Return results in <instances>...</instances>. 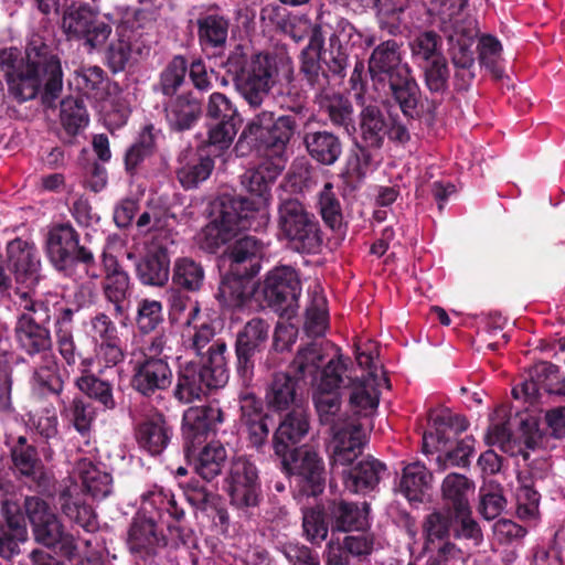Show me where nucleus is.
I'll return each mask as SVG.
<instances>
[{
    "label": "nucleus",
    "instance_id": "4468645a",
    "mask_svg": "<svg viewBox=\"0 0 565 565\" xmlns=\"http://www.w3.org/2000/svg\"><path fill=\"white\" fill-rule=\"evenodd\" d=\"M269 324L259 318L248 321L237 334L236 355L241 375L248 380L253 373V356L265 345L268 339Z\"/></svg>",
    "mask_w": 565,
    "mask_h": 565
},
{
    "label": "nucleus",
    "instance_id": "864d4df0",
    "mask_svg": "<svg viewBox=\"0 0 565 565\" xmlns=\"http://www.w3.org/2000/svg\"><path fill=\"white\" fill-rule=\"evenodd\" d=\"M76 88L88 98L99 100L104 96V72L98 66H84L75 72Z\"/></svg>",
    "mask_w": 565,
    "mask_h": 565
},
{
    "label": "nucleus",
    "instance_id": "5701e85b",
    "mask_svg": "<svg viewBox=\"0 0 565 565\" xmlns=\"http://www.w3.org/2000/svg\"><path fill=\"white\" fill-rule=\"evenodd\" d=\"M171 429L160 413L147 415L136 429V439L140 448L150 455H159L168 446Z\"/></svg>",
    "mask_w": 565,
    "mask_h": 565
},
{
    "label": "nucleus",
    "instance_id": "b1692460",
    "mask_svg": "<svg viewBox=\"0 0 565 565\" xmlns=\"http://www.w3.org/2000/svg\"><path fill=\"white\" fill-rule=\"evenodd\" d=\"M94 361L90 358L83 359L78 365L79 376L75 380L76 387L89 398L104 406L105 409H114L116 402L113 394V384L99 379L93 372Z\"/></svg>",
    "mask_w": 565,
    "mask_h": 565
},
{
    "label": "nucleus",
    "instance_id": "7ed1b4c3",
    "mask_svg": "<svg viewBox=\"0 0 565 565\" xmlns=\"http://www.w3.org/2000/svg\"><path fill=\"white\" fill-rule=\"evenodd\" d=\"M249 196L223 198L215 206L213 220L196 234V244L209 253H215L228 244L242 231H259L269 222L270 199L263 193Z\"/></svg>",
    "mask_w": 565,
    "mask_h": 565
},
{
    "label": "nucleus",
    "instance_id": "49530a36",
    "mask_svg": "<svg viewBox=\"0 0 565 565\" xmlns=\"http://www.w3.org/2000/svg\"><path fill=\"white\" fill-rule=\"evenodd\" d=\"M96 12L97 9L87 3L70 6L63 14L64 31L72 38L82 39L93 23Z\"/></svg>",
    "mask_w": 565,
    "mask_h": 565
},
{
    "label": "nucleus",
    "instance_id": "cd10ccee",
    "mask_svg": "<svg viewBox=\"0 0 565 565\" xmlns=\"http://www.w3.org/2000/svg\"><path fill=\"white\" fill-rule=\"evenodd\" d=\"M434 431H426L423 436L425 449L433 447L438 449L439 445H445L451 435H458L468 427L467 419L463 416L455 414L449 409H443L430 417Z\"/></svg>",
    "mask_w": 565,
    "mask_h": 565
},
{
    "label": "nucleus",
    "instance_id": "f3484780",
    "mask_svg": "<svg viewBox=\"0 0 565 565\" xmlns=\"http://www.w3.org/2000/svg\"><path fill=\"white\" fill-rule=\"evenodd\" d=\"M171 382L172 371L166 355L163 358H146L139 362L132 379L134 387L143 395L166 390Z\"/></svg>",
    "mask_w": 565,
    "mask_h": 565
},
{
    "label": "nucleus",
    "instance_id": "603ef678",
    "mask_svg": "<svg viewBox=\"0 0 565 565\" xmlns=\"http://www.w3.org/2000/svg\"><path fill=\"white\" fill-rule=\"evenodd\" d=\"M337 526L342 531H363L369 526V505L340 502L334 512Z\"/></svg>",
    "mask_w": 565,
    "mask_h": 565
},
{
    "label": "nucleus",
    "instance_id": "9b49d317",
    "mask_svg": "<svg viewBox=\"0 0 565 565\" xmlns=\"http://www.w3.org/2000/svg\"><path fill=\"white\" fill-rule=\"evenodd\" d=\"M282 458L284 465L291 475L298 478L302 491L307 495H318L324 489L326 468L324 461L319 452L309 446L296 448Z\"/></svg>",
    "mask_w": 565,
    "mask_h": 565
},
{
    "label": "nucleus",
    "instance_id": "ddd939ff",
    "mask_svg": "<svg viewBox=\"0 0 565 565\" xmlns=\"http://www.w3.org/2000/svg\"><path fill=\"white\" fill-rule=\"evenodd\" d=\"M8 269L18 285L31 289L41 279V260L35 246L24 239L14 238L7 245Z\"/></svg>",
    "mask_w": 565,
    "mask_h": 565
},
{
    "label": "nucleus",
    "instance_id": "412c9836",
    "mask_svg": "<svg viewBox=\"0 0 565 565\" xmlns=\"http://www.w3.org/2000/svg\"><path fill=\"white\" fill-rule=\"evenodd\" d=\"M105 281L104 294L106 299L115 306L118 315L127 309V301L131 294L129 275L121 268L113 256L104 257Z\"/></svg>",
    "mask_w": 565,
    "mask_h": 565
},
{
    "label": "nucleus",
    "instance_id": "dca6fc26",
    "mask_svg": "<svg viewBox=\"0 0 565 565\" xmlns=\"http://www.w3.org/2000/svg\"><path fill=\"white\" fill-rule=\"evenodd\" d=\"M223 422V412L217 405L194 406L183 414L182 433L186 445H200Z\"/></svg>",
    "mask_w": 565,
    "mask_h": 565
},
{
    "label": "nucleus",
    "instance_id": "a19ab883",
    "mask_svg": "<svg viewBox=\"0 0 565 565\" xmlns=\"http://www.w3.org/2000/svg\"><path fill=\"white\" fill-rule=\"evenodd\" d=\"M327 353L321 343L311 342L298 349L290 364L291 371L299 379H313L324 363Z\"/></svg>",
    "mask_w": 565,
    "mask_h": 565
},
{
    "label": "nucleus",
    "instance_id": "052dcab7",
    "mask_svg": "<svg viewBox=\"0 0 565 565\" xmlns=\"http://www.w3.org/2000/svg\"><path fill=\"white\" fill-rule=\"evenodd\" d=\"M468 0H431V11L435 12L440 20L441 29L450 26V24H460V20L470 18L465 13Z\"/></svg>",
    "mask_w": 565,
    "mask_h": 565
},
{
    "label": "nucleus",
    "instance_id": "c03bdc74",
    "mask_svg": "<svg viewBox=\"0 0 565 565\" xmlns=\"http://www.w3.org/2000/svg\"><path fill=\"white\" fill-rule=\"evenodd\" d=\"M309 297L310 303L306 311L305 329L309 335L320 337L324 334L328 326V311L327 300L317 282H313Z\"/></svg>",
    "mask_w": 565,
    "mask_h": 565
},
{
    "label": "nucleus",
    "instance_id": "5fc2aeb1",
    "mask_svg": "<svg viewBox=\"0 0 565 565\" xmlns=\"http://www.w3.org/2000/svg\"><path fill=\"white\" fill-rule=\"evenodd\" d=\"M455 514L450 509L445 512L429 514L424 523V532L427 540V550L433 551L436 541L446 539L450 531L454 532Z\"/></svg>",
    "mask_w": 565,
    "mask_h": 565
},
{
    "label": "nucleus",
    "instance_id": "f704fd0d",
    "mask_svg": "<svg viewBox=\"0 0 565 565\" xmlns=\"http://www.w3.org/2000/svg\"><path fill=\"white\" fill-rule=\"evenodd\" d=\"M350 380L342 355L337 354L328 360L311 380L313 393H340L339 390L348 385Z\"/></svg>",
    "mask_w": 565,
    "mask_h": 565
},
{
    "label": "nucleus",
    "instance_id": "4d7b16f0",
    "mask_svg": "<svg viewBox=\"0 0 565 565\" xmlns=\"http://www.w3.org/2000/svg\"><path fill=\"white\" fill-rule=\"evenodd\" d=\"M557 372V367L548 362H540L535 365L533 374L530 380H525L512 390V394L515 398H524L526 401H533L539 396L541 386V376L545 375L546 379L554 376Z\"/></svg>",
    "mask_w": 565,
    "mask_h": 565
},
{
    "label": "nucleus",
    "instance_id": "1a4fd4ad",
    "mask_svg": "<svg viewBox=\"0 0 565 565\" xmlns=\"http://www.w3.org/2000/svg\"><path fill=\"white\" fill-rule=\"evenodd\" d=\"M278 213L280 233L298 250L315 253L319 249L322 243L319 225L315 216L299 201L294 199L282 201Z\"/></svg>",
    "mask_w": 565,
    "mask_h": 565
},
{
    "label": "nucleus",
    "instance_id": "7c9ffc66",
    "mask_svg": "<svg viewBox=\"0 0 565 565\" xmlns=\"http://www.w3.org/2000/svg\"><path fill=\"white\" fill-rule=\"evenodd\" d=\"M253 276L234 274L228 270L221 281L218 300L230 308L243 307L254 292V284L250 281Z\"/></svg>",
    "mask_w": 565,
    "mask_h": 565
},
{
    "label": "nucleus",
    "instance_id": "79ce46f5",
    "mask_svg": "<svg viewBox=\"0 0 565 565\" xmlns=\"http://www.w3.org/2000/svg\"><path fill=\"white\" fill-rule=\"evenodd\" d=\"M134 32L127 25V20L121 21L116 28V34L107 47V60L114 72L125 68L132 55Z\"/></svg>",
    "mask_w": 565,
    "mask_h": 565
},
{
    "label": "nucleus",
    "instance_id": "f8f14e48",
    "mask_svg": "<svg viewBox=\"0 0 565 565\" xmlns=\"http://www.w3.org/2000/svg\"><path fill=\"white\" fill-rule=\"evenodd\" d=\"M449 42L451 60L457 68L456 76L461 77L465 83H469L473 73L471 67L475 64L472 45L478 34L477 21L473 18L460 20V24H450L443 29Z\"/></svg>",
    "mask_w": 565,
    "mask_h": 565
},
{
    "label": "nucleus",
    "instance_id": "c756f323",
    "mask_svg": "<svg viewBox=\"0 0 565 565\" xmlns=\"http://www.w3.org/2000/svg\"><path fill=\"white\" fill-rule=\"evenodd\" d=\"M170 258L166 247L149 248L147 255L136 265L140 281L149 286H163L169 279Z\"/></svg>",
    "mask_w": 565,
    "mask_h": 565
},
{
    "label": "nucleus",
    "instance_id": "bf43d9fd",
    "mask_svg": "<svg viewBox=\"0 0 565 565\" xmlns=\"http://www.w3.org/2000/svg\"><path fill=\"white\" fill-rule=\"evenodd\" d=\"M321 108L328 114L330 120L337 126H348L352 120V107L348 99L339 94H324L321 98Z\"/></svg>",
    "mask_w": 565,
    "mask_h": 565
},
{
    "label": "nucleus",
    "instance_id": "6e6552de",
    "mask_svg": "<svg viewBox=\"0 0 565 565\" xmlns=\"http://www.w3.org/2000/svg\"><path fill=\"white\" fill-rule=\"evenodd\" d=\"M20 316L15 326V338L20 348L28 354H47L52 347L49 323L50 306L34 299L28 291H17L14 300Z\"/></svg>",
    "mask_w": 565,
    "mask_h": 565
},
{
    "label": "nucleus",
    "instance_id": "f03ea898",
    "mask_svg": "<svg viewBox=\"0 0 565 565\" xmlns=\"http://www.w3.org/2000/svg\"><path fill=\"white\" fill-rule=\"evenodd\" d=\"M0 67L8 82L9 92L25 102L42 93L44 103H52L63 87L60 58L40 34H32L26 43L25 56L15 47L0 51Z\"/></svg>",
    "mask_w": 565,
    "mask_h": 565
},
{
    "label": "nucleus",
    "instance_id": "e2e57ef3",
    "mask_svg": "<svg viewBox=\"0 0 565 565\" xmlns=\"http://www.w3.org/2000/svg\"><path fill=\"white\" fill-rule=\"evenodd\" d=\"M44 364L38 367L33 375V383L43 390L53 393L62 391V380L58 375L57 364L53 355H43Z\"/></svg>",
    "mask_w": 565,
    "mask_h": 565
},
{
    "label": "nucleus",
    "instance_id": "a211bd4d",
    "mask_svg": "<svg viewBox=\"0 0 565 565\" xmlns=\"http://www.w3.org/2000/svg\"><path fill=\"white\" fill-rule=\"evenodd\" d=\"M81 491L79 486L74 480H66L58 495L60 508L67 519L85 531L94 532L98 527L97 518L93 509L82 501Z\"/></svg>",
    "mask_w": 565,
    "mask_h": 565
},
{
    "label": "nucleus",
    "instance_id": "2eb2a0df",
    "mask_svg": "<svg viewBox=\"0 0 565 565\" xmlns=\"http://www.w3.org/2000/svg\"><path fill=\"white\" fill-rule=\"evenodd\" d=\"M232 241L223 255L224 265L234 274L256 275L260 269L258 258L263 254V244L250 235H237Z\"/></svg>",
    "mask_w": 565,
    "mask_h": 565
},
{
    "label": "nucleus",
    "instance_id": "e433bc0d",
    "mask_svg": "<svg viewBox=\"0 0 565 565\" xmlns=\"http://www.w3.org/2000/svg\"><path fill=\"white\" fill-rule=\"evenodd\" d=\"M201 104L190 96H179L166 106V118L175 130L190 129L201 116Z\"/></svg>",
    "mask_w": 565,
    "mask_h": 565
},
{
    "label": "nucleus",
    "instance_id": "a878e982",
    "mask_svg": "<svg viewBox=\"0 0 565 565\" xmlns=\"http://www.w3.org/2000/svg\"><path fill=\"white\" fill-rule=\"evenodd\" d=\"M309 431V419L306 412L296 406L279 424L274 435L276 455L285 457L290 445L302 440Z\"/></svg>",
    "mask_w": 565,
    "mask_h": 565
},
{
    "label": "nucleus",
    "instance_id": "20e7f679",
    "mask_svg": "<svg viewBox=\"0 0 565 565\" xmlns=\"http://www.w3.org/2000/svg\"><path fill=\"white\" fill-rule=\"evenodd\" d=\"M312 398L319 423L328 427L331 435L327 445L331 469L352 465L365 443L364 424L342 409L340 393H313Z\"/></svg>",
    "mask_w": 565,
    "mask_h": 565
},
{
    "label": "nucleus",
    "instance_id": "a18cd8bd",
    "mask_svg": "<svg viewBox=\"0 0 565 565\" xmlns=\"http://www.w3.org/2000/svg\"><path fill=\"white\" fill-rule=\"evenodd\" d=\"M471 488L469 480L458 473L448 475L443 482V497L454 513H463L469 509L467 493Z\"/></svg>",
    "mask_w": 565,
    "mask_h": 565
},
{
    "label": "nucleus",
    "instance_id": "3c124183",
    "mask_svg": "<svg viewBox=\"0 0 565 565\" xmlns=\"http://www.w3.org/2000/svg\"><path fill=\"white\" fill-rule=\"evenodd\" d=\"M60 119L70 136L77 135L88 124V115L83 100L76 97L64 98L61 103Z\"/></svg>",
    "mask_w": 565,
    "mask_h": 565
},
{
    "label": "nucleus",
    "instance_id": "2f4dec72",
    "mask_svg": "<svg viewBox=\"0 0 565 565\" xmlns=\"http://www.w3.org/2000/svg\"><path fill=\"white\" fill-rule=\"evenodd\" d=\"M75 475L81 479L83 490L93 499L102 500L111 493L113 479L90 460L81 459L75 467Z\"/></svg>",
    "mask_w": 565,
    "mask_h": 565
},
{
    "label": "nucleus",
    "instance_id": "0eeeda50",
    "mask_svg": "<svg viewBox=\"0 0 565 565\" xmlns=\"http://www.w3.org/2000/svg\"><path fill=\"white\" fill-rule=\"evenodd\" d=\"M377 348L374 342L358 345L355 359L362 372L361 377L355 376L348 383L350 387L349 403L351 411L356 416L370 417L379 406L380 390L388 387V380L377 363Z\"/></svg>",
    "mask_w": 565,
    "mask_h": 565
},
{
    "label": "nucleus",
    "instance_id": "ea45409f",
    "mask_svg": "<svg viewBox=\"0 0 565 565\" xmlns=\"http://www.w3.org/2000/svg\"><path fill=\"white\" fill-rule=\"evenodd\" d=\"M199 42L203 47H224L230 22L224 17L211 13L202 15L196 21Z\"/></svg>",
    "mask_w": 565,
    "mask_h": 565
},
{
    "label": "nucleus",
    "instance_id": "680f3d73",
    "mask_svg": "<svg viewBox=\"0 0 565 565\" xmlns=\"http://www.w3.org/2000/svg\"><path fill=\"white\" fill-rule=\"evenodd\" d=\"M479 60L495 78H501L503 71L499 64L501 57V43L491 35H484L479 42Z\"/></svg>",
    "mask_w": 565,
    "mask_h": 565
},
{
    "label": "nucleus",
    "instance_id": "de8ad7c7",
    "mask_svg": "<svg viewBox=\"0 0 565 565\" xmlns=\"http://www.w3.org/2000/svg\"><path fill=\"white\" fill-rule=\"evenodd\" d=\"M141 510L145 515L152 510H156L159 515L167 512L175 520L183 515V511L178 508L173 494L162 488L153 487L141 495Z\"/></svg>",
    "mask_w": 565,
    "mask_h": 565
},
{
    "label": "nucleus",
    "instance_id": "8fccbe9b",
    "mask_svg": "<svg viewBox=\"0 0 565 565\" xmlns=\"http://www.w3.org/2000/svg\"><path fill=\"white\" fill-rule=\"evenodd\" d=\"M266 398L270 407L277 411L288 409L296 403L295 381L286 373L276 374Z\"/></svg>",
    "mask_w": 565,
    "mask_h": 565
},
{
    "label": "nucleus",
    "instance_id": "338daca9",
    "mask_svg": "<svg viewBox=\"0 0 565 565\" xmlns=\"http://www.w3.org/2000/svg\"><path fill=\"white\" fill-rule=\"evenodd\" d=\"M31 427L42 437L50 439L57 435L58 419L55 407H45L30 416Z\"/></svg>",
    "mask_w": 565,
    "mask_h": 565
},
{
    "label": "nucleus",
    "instance_id": "13d9d810",
    "mask_svg": "<svg viewBox=\"0 0 565 565\" xmlns=\"http://www.w3.org/2000/svg\"><path fill=\"white\" fill-rule=\"evenodd\" d=\"M319 206L323 221L332 230H339L342 225L341 205L331 182H327L321 190L319 194Z\"/></svg>",
    "mask_w": 565,
    "mask_h": 565
},
{
    "label": "nucleus",
    "instance_id": "c85d7f7f",
    "mask_svg": "<svg viewBox=\"0 0 565 565\" xmlns=\"http://www.w3.org/2000/svg\"><path fill=\"white\" fill-rule=\"evenodd\" d=\"M12 460L17 471L31 479L39 488L45 489L50 484L51 476L44 470L36 450L25 445L23 437L19 438V445L12 449Z\"/></svg>",
    "mask_w": 565,
    "mask_h": 565
},
{
    "label": "nucleus",
    "instance_id": "09e8293b",
    "mask_svg": "<svg viewBox=\"0 0 565 565\" xmlns=\"http://www.w3.org/2000/svg\"><path fill=\"white\" fill-rule=\"evenodd\" d=\"M204 280V269L195 260L182 257L175 260L172 273L174 285L190 290H199Z\"/></svg>",
    "mask_w": 565,
    "mask_h": 565
},
{
    "label": "nucleus",
    "instance_id": "6ab92c4d",
    "mask_svg": "<svg viewBox=\"0 0 565 565\" xmlns=\"http://www.w3.org/2000/svg\"><path fill=\"white\" fill-rule=\"evenodd\" d=\"M301 292L297 271L289 266H280L270 270L265 279L266 296L277 303L291 307Z\"/></svg>",
    "mask_w": 565,
    "mask_h": 565
},
{
    "label": "nucleus",
    "instance_id": "774afa93",
    "mask_svg": "<svg viewBox=\"0 0 565 565\" xmlns=\"http://www.w3.org/2000/svg\"><path fill=\"white\" fill-rule=\"evenodd\" d=\"M186 73V62L182 56H175L161 75V88L164 95L173 94L183 83Z\"/></svg>",
    "mask_w": 565,
    "mask_h": 565
},
{
    "label": "nucleus",
    "instance_id": "bb28decb",
    "mask_svg": "<svg viewBox=\"0 0 565 565\" xmlns=\"http://www.w3.org/2000/svg\"><path fill=\"white\" fill-rule=\"evenodd\" d=\"M163 543L153 516L137 514L128 533L129 550L141 557L154 553L156 548Z\"/></svg>",
    "mask_w": 565,
    "mask_h": 565
},
{
    "label": "nucleus",
    "instance_id": "423d86ee",
    "mask_svg": "<svg viewBox=\"0 0 565 565\" xmlns=\"http://www.w3.org/2000/svg\"><path fill=\"white\" fill-rule=\"evenodd\" d=\"M225 351L226 344L216 341L210 347L207 362L204 365L193 362L181 364L174 396L182 403H191L210 390L223 387L228 380Z\"/></svg>",
    "mask_w": 565,
    "mask_h": 565
},
{
    "label": "nucleus",
    "instance_id": "37998d69",
    "mask_svg": "<svg viewBox=\"0 0 565 565\" xmlns=\"http://www.w3.org/2000/svg\"><path fill=\"white\" fill-rule=\"evenodd\" d=\"M331 46L338 45L339 56L344 57L352 49L369 47L374 44L375 38L356 30L353 24L342 19L337 22L334 33L330 39Z\"/></svg>",
    "mask_w": 565,
    "mask_h": 565
},
{
    "label": "nucleus",
    "instance_id": "393cba45",
    "mask_svg": "<svg viewBox=\"0 0 565 565\" xmlns=\"http://www.w3.org/2000/svg\"><path fill=\"white\" fill-rule=\"evenodd\" d=\"M384 469V465L376 459H363L354 467L342 471L344 489L354 494L373 491L379 484Z\"/></svg>",
    "mask_w": 565,
    "mask_h": 565
},
{
    "label": "nucleus",
    "instance_id": "39448f33",
    "mask_svg": "<svg viewBox=\"0 0 565 565\" xmlns=\"http://www.w3.org/2000/svg\"><path fill=\"white\" fill-rule=\"evenodd\" d=\"M369 72L374 82L388 83L405 116H418L419 88L408 64L403 62L401 47L396 41L382 42L373 50L369 58Z\"/></svg>",
    "mask_w": 565,
    "mask_h": 565
},
{
    "label": "nucleus",
    "instance_id": "c9c22d12",
    "mask_svg": "<svg viewBox=\"0 0 565 565\" xmlns=\"http://www.w3.org/2000/svg\"><path fill=\"white\" fill-rule=\"evenodd\" d=\"M433 476L423 463L414 462L403 470L399 491L411 502H422L430 489Z\"/></svg>",
    "mask_w": 565,
    "mask_h": 565
},
{
    "label": "nucleus",
    "instance_id": "72a5a7b5",
    "mask_svg": "<svg viewBox=\"0 0 565 565\" xmlns=\"http://www.w3.org/2000/svg\"><path fill=\"white\" fill-rule=\"evenodd\" d=\"M33 533L39 543L56 547L66 556H72L76 550L74 537L64 531L57 516L33 525Z\"/></svg>",
    "mask_w": 565,
    "mask_h": 565
},
{
    "label": "nucleus",
    "instance_id": "69168bd1",
    "mask_svg": "<svg viewBox=\"0 0 565 565\" xmlns=\"http://www.w3.org/2000/svg\"><path fill=\"white\" fill-rule=\"evenodd\" d=\"M505 499L498 487H483L480 489L479 513L486 520L495 519L504 509Z\"/></svg>",
    "mask_w": 565,
    "mask_h": 565
},
{
    "label": "nucleus",
    "instance_id": "6e6d98bb",
    "mask_svg": "<svg viewBox=\"0 0 565 565\" xmlns=\"http://www.w3.org/2000/svg\"><path fill=\"white\" fill-rule=\"evenodd\" d=\"M213 168L214 162L210 157L193 158L179 169L178 179L183 188L192 189L205 181Z\"/></svg>",
    "mask_w": 565,
    "mask_h": 565
},
{
    "label": "nucleus",
    "instance_id": "f257e3e1",
    "mask_svg": "<svg viewBox=\"0 0 565 565\" xmlns=\"http://www.w3.org/2000/svg\"><path fill=\"white\" fill-rule=\"evenodd\" d=\"M296 128L291 116L275 119L271 111H262L242 131L234 150L238 157L256 150L260 162L247 175L246 188L250 193L271 198L270 188L286 167L287 145Z\"/></svg>",
    "mask_w": 565,
    "mask_h": 565
},
{
    "label": "nucleus",
    "instance_id": "58836bf2",
    "mask_svg": "<svg viewBox=\"0 0 565 565\" xmlns=\"http://www.w3.org/2000/svg\"><path fill=\"white\" fill-rule=\"evenodd\" d=\"M390 120L376 105H367L360 115V130L367 146L379 148L388 134Z\"/></svg>",
    "mask_w": 565,
    "mask_h": 565
},
{
    "label": "nucleus",
    "instance_id": "0e129e2a",
    "mask_svg": "<svg viewBox=\"0 0 565 565\" xmlns=\"http://www.w3.org/2000/svg\"><path fill=\"white\" fill-rule=\"evenodd\" d=\"M86 334L96 345L118 340L117 328L105 313H98L89 320L86 324Z\"/></svg>",
    "mask_w": 565,
    "mask_h": 565
},
{
    "label": "nucleus",
    "instance_id": "4c0bfd02",
    "mask_svg": "<svg viewBox=\"0 0 565 565\" xmlns=\"http://www.w3.org/2000/svg\"><path fill=\"white\" fill-rule=\"evenodd\" d=\"M214 335L215 328L212 319L203 312L183 327L181 332L182 345L199 355Z\"/></svg>",
    "mask_w": 565,
    "mask_h": 565
},
{
    "label": "nucleus",
    "instance_id": "473e14b6",
    "mask_svg": "<svg viewBox=\"0 0 565 565\" xmlns=\"http://www.w3.org/2000/svg\"><path fill=\"white\" fill-rule=\"evenodd\" d=\"M303 141L311 158L321 164L335 163L342 153L340 139L329 131L307 132Z\"/></svg>",
    "mask_w": 565,
    "mask_h": 565
},
{
    "label": "nucleus",
    "instance_id": "9d476101",
    "mask_svg": "<svg viewBox=\"0 0 565 565\" xmlns=\"http://www.w3.org/2000/svg\"><path fill=\"white\" fill-rule=\"evenodd\" d=\"M278 75L275 58L256 54L242 67L237 81L241 93L252 107H258L268 96Z\"/></svg>",
    "mask_w": 565,
    "mask_h": 565
},
{
    "label": "nucleus",
    "instance_id": "4be33fe9",
    "mask_svg": "<svg viewBox=\"0 0 565 565\" xmlns=\"http://www.w3.org/2000/svg\"><path fill=\"white\" fill-rule=\"evenodd\" d=\"M195 446L186 445V456L194 471L205 480L217 477L227 460V451L220 441H211L196 451Z\"/></svg>",
    "mask_w": 565,
    "mask_h": 565
},
{
    "label": "nucleus",
    "instance_id": "aec40b11",
    "mask_svg": "<svg viewBox=\"0 0 565 565\" xmlns=\"http://www.w3.org/2000/svg\"><path fill=\"white\" fill-rule=\"evenodd\" d=\"M77 242V234L70 225H60L49 232L46 252L56 269L66 270L74 264Z\"/></svg>",
    "mask_w": 565,
    "mask_h": 565
}]
</instances>
